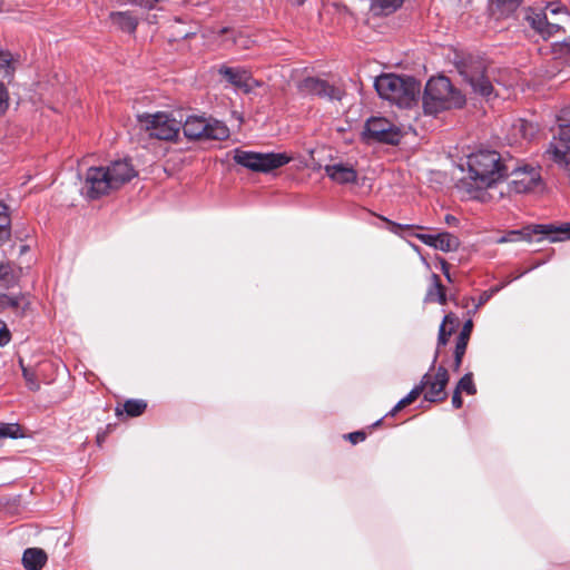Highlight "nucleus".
Wrapping results in <instances>:
<instances>
[{
	"mask_svg": "<svg viewBox=\"0 0 570 570\" xmlns=\"http://www.w3.org/2000/svg\"><path fill=\"white\" fill-rule=\"evenodd\" d=\"M469 178L471 181H464L463 186L471 194V198H480V195L472 194L471 187L482 190L492 187L503 178L509 176L510 164L502 161L501 156L495 150L481 149L468 156Z\"/></svg>",
	"mask_w": 570,
	"mask_h": 570,
	"instance_id": "obj_1",
	"label": "nucleus"
},
{
	"mask_svg": "<svg viewBox=\"0 0 570 570\" xmlns=\"http://www.w3.org/2000/svg\"><path fill=\"white\" fill-rule=\"evenodd\" d=\"M374 87L382 99L402 108H410L421 91V83L415 78L393 73L377 77Z\"/></svg>",
	"mask_w": 570,
	"mask_h": 570,
	"instance_id": "obj_2",
	"label": "nucleus"
},
{
	"mask_svg": "<svg viewBox=\"0 0 570 570\" xmlns=\"http://www.w3.org/2000/svg\"><path fill=\"white\" fill-rule=\"evenodd\" d=\"M462 101V97L454 90L449 78L440 76L426 82L423 96L425 114L436 115Z\"/></svg>",
	"mask_w": 570,
	"mask_h": 570,
	"instance_id": "obj_3",
	"label": "nucleus"
},
{
	"mask_svg": "<svg viewBox=\"0 0 570 570\" xmlns=\"http://www.w3.org/2000/svg\"><path fill=\"white\" fill-rule=\"evenodd\" d=\"M535 239H549L550 242H563L570 239V223L561 225L537 224L528 225L520 229H512L495 239L497 244L514 243L520 240L532 242Z\"/></svg>",
	"mask_w": 570,
	"mask_h": 570,
	"instance_id": "obj_4",
	"label": "nucleus"
},
{
	"mask_svg": "<svg viewBox=\"0 0 570 570\" xmlns=\"http://www.w3.org/2000/svg\"><path fill=\"white\" fill-rule=\"evenodd\" d=\"M233 159L236 164L256 173H269L291 161L285 153H256L234 149Z\"/></svg>",
	"mask_w": 570,
	"mask_h": 570,
	"instance_id": "obj_5",
	"label": "nucleus"
},
{
	"mask_svg": "<svg viewBox=\"0 0 570 570\" xmlns=\"http://www.w3.org/2000/svg\"><path fill=\"white\" fill-rule=\"evenodd\" d=\"M188 139L224 140L229 137L225 122L202 116H188L183 126Z\"/></svg>",
	"mask_w": 570,
	"mask_h": 570,
	"instance_id": "obj_6",
	"label": "nucleus"
},
{
	"mask_svg": "<svg viewBox=\"0 0 570 570\" xmlns=\"http://www.w3.org/2000/svg\"><path fill=\"white\" fill-rule=\"evenodd\" d=\"M138 121L150 137L159 140L175 139L180 129V121L165 112L139 115Z\"/></svg>",
	"mask_w": 570,
	"mask_h": 570,
	"instance_id": "obj_7",
	"label": "nucleus"
},
{
	"mask_svg": "<svg viewBox=\"0 0 570 570\" xmlns=\"http://www.w3.org/2000/svg\"><path fill=\"white\" fill-rule=\"evenodd\" d=\"M460 75L471 86L475 94L482 97H490L493 92V85L489 78L487 68L481 60H470L462 63Z\"/></svg>",
	"mask_w": 570,
	"mask_h": 570,
	"instance_id": "obj_8",
	"label": "nucleus"
},
{
	"mask_svg": "<svg viewBox=\"0 0 570 570\" xmlns=\"http://www.w3.org/2000/svg\"><path fill=\"white\" fill-rule=\"evenodd\" d=\"M81 190L86 198L95 200L116 190V188L110 177H108L107 171L104 169V166H100L87 169Z\"/></svg>",
	"mask_w": 570,
	"mask_h": 570,
	"instance_id": "obj_9",
	"label": "nucleus"
},
{
	"mask_svg": "<svg viewBox=\"0 0 570 570\" xmlns=\"http://www.w3.org/2000/svg\"><path fill=\"white\" fill-rule=\"evenodd\" d=\"M363 135L366 140L390 145H396L401 139V130L383 117L370 118L365 124Z\"/></svg>",
	"mask_w": 570,
	"mask_h": 570,
	"instance_id": "obj_10",
	"label": "nucleus"
},
{
	"mask_svg": "<svg viewBox=\"0 0 570 570\" xmlns=\"http://www.w3.org/2000/svg\"><path fill=\"white\" fill-rule=\"evenodd\" d=\"M544 154L558 167L570 165V122L559 124L558 135L553 136Z\"/></svg>",
	"mask_w": 570,
	"mask_h": 570,
	"instance_id": "obj_11",
	"label": "nucleus"
},
{
	"mask_svg": "<svg viewBox=\"0 0 570 570\" xmlns=\"http://www.w3.org/2000/svg\"><path fill=\"white\" fill-rule=\"evenodd\" d=\"M509 175L513 176L510 181V191L517 194L529 193L534 190L541 184V176L534 167H515L510 164Z\"/></svg>",
	"mask_w": 570,
	"mask_h": 570,
	"instance_id": "obj_12",
	"label": "nucleus"
},
{
	"mask_svg": "<svg viewBox=\"0 0 570 570\" xmlns=\"http://www.w3.org/2000/svg\"><path fill=\"white\" fill-rule=\"evenodd\" d=\"M298 90L303 95L317 96L330 100H340L342 91L317 77H306L298 83Z\"/></svg>",
	"mask_w": 570,
	"mask_h": 570,
	"instance_id": "obj_13",
	"label": "nucleus"
},
{
	"mask_svg": "<svg viewBox=\"0 0 570 570\" xmlns=\"http://www.w3.org/2000/svg\"><path fill=\"white\" fill-rule=\"evenodd\" d=\"M430 373V371L428 372ZM450 375L448 370L440 365L432 379L429 374V382L426 383L428 391L424 394V399L429 402H441L446 399L445 386L448 385Z\"/></svg>",
	"mask_w": 570,
	"mask_h": 570,
	"instance_id": "obj_14",
	"label": "nucleus"
},
{
	"mask_svg": "<svg viewBox=\"0 0 570 570\" xmlns=\"http://www.w3.org/2000/svg\"><path fill=\"white\" fill-rule=\"evenodd\" d=\"M104 169L107 171L116 189L137 176V171L129 159L114 160L108 166H105Z\"/></svg>",
	"mask_w": 570,
	"mask_h": 570,
	"instance_id": "obj_15",
	"label": "nucleus"
},
{
	"mask_svg": "<svg viewBox=\"0 0 570 570\" xmlns=\"http://www.w3.org/2000/svg\"><path fill=\"white\" fill-rule=\"evenodd\" d=\"M218 72L236 88L243 89L245 92L252 90L254 80L246 69L222 66Z\"/></svg>",
	"mask_w": 570,
	"mask_h": 570,
	"instance_id": "obj_16",
	"label": "nucleus"
},
{
	"mask_svg": "<svg viewBox=\"0 0 570 570\" xmlns=\"http://www.w3.org/2000/svg\"><path fill=\"white\" fill-rule=\"evenodd\" d=\"M326 175L337 184L355 183L357 179V171L348 165L332 164L324 167Z\"/></svg>",
	"mask_w": 570,
	"mask_h": 570,
	"instance_id": "obj_17",
	"label": "nucleus"
},
{
	"mask_svg": "<svg viewBox=\"0 0 570 570\" xmlns=\"http://www.w3.org/2000/svg\"><path fill=\"white\" fill-rule=\"evenodd\" d=\"M21 273L22 269L10 262L0 263V287L7 289L13 287L18 283Z\"/></svg>",
	"mask_w": 570,
	"mask_h": 570,
	"instance_id": "obj_18",
	"label": "nucleus"
},
{
	"mask_svg": "<svg viewBox=\"0 0 570 570\" xmlns=\"http://www.w3.org/2000/svg\"><path fill=\"white\" fill-rule=\"evenodd\" d=\"M47 562V554L42 549L28 548L22 556V564L27 570H41Z\"/></svg>",
	"mask_w": 570,
	"mask_h": 570,
	"instance_id": "obj_19",
	"label": "nucleus"
},
{
	"mask_svg": "<svg viewBox=\"0 0 570 570\" xmlns=\"http://www.w3.org/2000/svg\"><path fill=\"white\" fill-rule=\"evenodd\" d=\"M19 60L20 55H12L8 50H0V71L3 78L8 80L13 79Z\"/></svg>",
	"mask_w": 570,
	"mask_h": 570,
	"instance_id": "obj_20",
	"label": "nucleus"
},
{
	"mask_svg": "<svg viewBox=\"0 0 570 570\" xmlns=\"http://www.w3.org/2000/svg\"><path fill=\"white\" fill-rule=\"evenodd\" d=\"M110 20L119 29L129 33L135 32L138 24L137 19L129 12H111Z\"/></svg>",
	"mask_w": 570,
	"mask_h": 570,
	"instance_id": "obj_21",
	"label": "nucleus"
},
{
	"mask_svg": "<svg viewBox=\"0 0 570 570\" xmlns=\"http://www.w3.org/2000/svg\"><path fill=\"white\" fill-rule=\"evenodd\" d=\"M425 301L438 302L440 304H445L446 302L445 288L441 284V279L438 274L431 275V285L426 292Z\"/></svg>",
	"mask_w": 570,
	"mask_h": 570,
	"instance_id": "obj_22",
	"label": "nucleus"
},
{
	"mask_svg": "<svg viewBox=\"0 0 570 570\" xmlns=\"http://www.w3.org/2000/svg\"><path fill=\"white\" fill-rule=\"evenodd\" d=\"M460 246L459 238L451 233L442 232L435 234L434 248L441 252H453Z\"/></svg>",
	"mask_w": 570,
	"mask_h": 570,
	"instance_id": "obj_23",
	"label": "nucleus"
},
{
	"mask_svg": "<svg viewBox=\"0 0 570 570\" xmlns=\"http://www.w3.org/2000/svg\"><path fill=\"white\" fill-rule=\"evenodd\" d=\"M27 435L20 424L0 422V442L7 438L23 439Z\"/></svg>",
	"mask_w": 570,
	"mask_h": 570,
	"instance_id": "obj_24",
	"label": "nucleus"
},
{
	"mask_svg": "<svg viewBox=\"0 0 570 570\" xmlns=\"http://www.w3.org/2000/svg\"><path fill=\"white\" fill-rule=\"evenodd\" d=\"M525 19L530 26L542 37V31L547 27V16L542 12H535L532 9L528 10Z\"/></svg>",
	"mask_w": 570,
	"mask_h": 570,
	"instance_id": "obj_25",
	"label": "nucleus"
},
{
	"mask_svg": "<svg viewBox=\"0 0 570 570\" xmlns=\"http://www.w3.org/2000/svg\"><path fill=\"white\" fill-rule=\"evenodd\" d=\"M448 320H449V316H445L442 324L440 325L439 336H438V348H436L434 357L432 360L430 371L434 370V367H435V363H436L439 354H440V347L444 346L448 343L449 337L452 334V328L450 331L445 330V323L448 322Z\"/></svg>",
	"mask_w": 570,
	"mask_h": 570,
	"instance_id": "obj_26",
	"label": "nucleus"
},
{
	"mask_svg": "<svg viewBox=\"0 0 570 570\" xmlns=\"http://www.w3.org/2000/svg\"><path fill=\"white\" fill-rule=\"evenodd\" d=\"M403 3V0H372V9L380 13L389 14L394 12Z\"/></svg>",
	"mask_w": 570,
	"mask_h": 570,
	"instance_id": "obj_27",
	"label": "nucleus"
},
{
	"mask_svg": "<svg viewBox=\"0 0 570 570\" xmlns=\"http://www.w3.org/2000/svg\"><path fill=\"white\" fill-rule=\"evenodd\" d=\"M403 3V0H372V9L380 13L389 14L394 12Z\"/></svg>",
	"mask_w": 570,
	"mask_h": 570,
	"instance_id": "obj_28",
	"label": "nucleus"
},
{
	"mask_svg": "<svg viewBox=\"0 0 570 570\" xmlns=\"http://www.w3.org/2000/svg\"><path fill=\"white\" fill-rule=\"evenodd\" d=\"M147 407V403L144 400L130 399L124 404V411L128 416L135 417L141 415Z\"/></svg>",
	"mask_w": 570,
	"mask_h": 570,
	"instance_id": "obj_29",
	"label": "nucleus"
},
{
	"mask_svg": "<svg viewBox=\"0 0 570 570\" xmlns=\"http://www.w3.org/2000/svg\"><path fill=\"white\" fill-rule=\"evenodd\" d=\"M502 16H510L520 7L522 0H490Z\"/></svg>",
	"mask_w": 570,
	"mask_h": 570,
	"instance_id": "obj_30",
	"label": "nucleus"
},
{
	"mask_svg": "<svg viewBox=\"0 0 570 570\" xmlns=\"http://www.w3.org/2000/svg\"><path fill=\"white\" fill-rule=\"evenodd\" d=\"M23 295H9L4 293H0V313L6 309H17L19 308L21 302L23 301Z\"/></svg>",
	"mask_w": 570,
	"mask_h": 570,
	"instance_id": "obj_31",
	"label": "nucleus"
},
{
	"mask_svg": "<svg viewBox=\"0 0 570 570\" xmlns=\"http://www.w3.org/2000/svg\"><path fill=\"white\" fill-rule=\"evenodd\" d=\"M456 390L460 392H465L469 395H474L476 393V387L473 382V374L466 373L464 374L456 385Z\"/></svg>",
	"mask_w": 570,
	"mask_h": 570,
	"instance_id": "obj_32",
	"label": "nucleus"
},
{
	"mask_svg": "<svg viewBox=\"0 0 570 570\" xmlns=\"http://www.w3.org/2000/svg\"><path fill=\"white\" fill-rule=\"evenodd\" d=\"M429 382V373H425L420 383L417 385H415L410 392L409 394L406 395V399L412 403L414 402L419 396L420 394L425 390L426 387V383Z\"/></svg>",
	"mask_w": 570,
	"mask_h": 570,
	"instance_id": "obj_33",
	"label": "nucleus"
},
{
	"mask_svg": "<svg viewBox=\"0 0 570 570\" xmlns=\"http://www.w3.org/2000/svg\"><path fill=\"white\" fill-rule=\"evenodd\" d=\"M20 364L22 367V375H23V379L26 380L28 387L32 391L39 390L40 385H39V382L35 375V373H32L29 368L24 367L22 362H20Z\"/></svg>",
	"mask_w": 570,
	"mask_h": 570,
	"instance_id": "obj_34",
	"label": "nucleus"
},
{
	"mask_svg": "<svg viewBox=\"0 0 570 570\" xmlns=\"http://www.w3.org/2000/svg\"><path fill=\"white\" fill-rule=\"evenodd\" d=\"M389 224H390V230L396 235H403V232H412L413 229H423L424 227L422 226H416V225H402V224H396L394 222H391L389 219H385Z\"/></svg>",
	"mask_w": 570,
	"mask_h": 570,
	"instance_id": "obj_35",
	"label": "nucleus"
},
{
	"mask_svg": "<svg viewBox=\"0 0 570 570\" xmlns=\"http://www.w3.org/2000/svg\"><path fill=\"white\" fill-rule=\"evenodd\" d=\"M10 236V217L2 216L0 218V245H2Z\"/></svg>",
	"mask_w": 570,
	"mask_h": 570,
	"instance_id": "obj_36",
	"label": "nucleus"
},
{
	"mask_svg": "<svg viewBox=\"0 0 570 570\" xmlns=\"http://www.w3.org/2000/svg\"><path fill=\"white\" fill-rule=\"evenodd\" d=\"M9 107V92L3 85V82L0 81V115L4 114Z\"/></svg>",
	"mask_w": 570,
	"mask_h": 570,
	"instance_id": "obj_37",
	"label": "nucleus"
},
{
	"mask_svg": "<svg viewBox=\"0 0 570 570\" xmlns=\"http://www.w3.org/2000/svg\"><path fill=\"white\" fill-rule=\"evenodd\" d=\"M410 235L420 239L423 244L433 247L435 244V234L410 233Z\"/></svg>",
	"mask_w": 570,
	"mask_h": 570,
	"instance_id": "obj_38",
	"label": "nucleus"
},
{
	"mask_svg": "<svg viewBox=\"0 0 570 570\" xmlns=\"http://www.w3.org/2000/svg\"><path fill=\"white\" fill-rule=\"evenodd\" d=\"M561 29L560 24L558 23H551L547 20V27H544L543 31H542V38L543 39H549L551 38L553 35H556L557 32H559Z\"/></svg>",
	"mask_w": 570,
	"mask_h": 570,
	"instance_id": "obj_39",
	"label": "nucleus"
},
{
	"mask_svg": "<svg viewBox=\"0 0 570 570\" xmlns=\"http://www.w3.org/2000/svg\"><path fill=\"white\" fill-rule=\"evenodd\" d=\"M469 340L458 336L455 341L454 354L463 355L465 354L468 347Z\"/></svg>",
	"mask_w": 570,
	"mask_h": 570,
	"instance_id": "obj_40",
	"label": "nucleus"
},
{
	"mask_svg": "<svg viewBox=\"0 0 570 570\" xmlns=\"http://www.w3.org/2000/svg\"><path fill=\"white\" fill-rule=\"evenodd\" d=\"M11 340L10 331L3 325L0 328V346H6Z\"/></svg>",
	"mask_w": 570,
	"mask_h": 570,
	"instance_id": "obj_41",
	"label": "nucleus"
},
{
	"mask_svg": "<svg viewBox=\"0 0 570 570\" xmlns=\"http://www.w3.org/2000/svg\"><path fill=\"white\" fill-rule=\"evenodd\" d=\"M366 438V434L363 431H356L347 434V439L353 443L356 444L358 442L364 441Z\"/></svg>",
	"mask_w": 570,
	"mask_h": 570,
	"instance_id": "obj_42",
	"label": "nucleus"
},
{
	"mask_svg": "<svg viewBox=\"0 0 570 570\" xmlns=\"http://www.w3.org/2000/svg\"><path fill=\"white\" fill-rule=\"evenodd\" d=\"M472 328H473V323H472L471 320H468L463 324L462 330H461L459 336L470 340V335H471Z\"/></svg>",
	"mask_w": 570,
	"mask_h": 570,
	"instance_id": "obj_43",
	"label": "nucleus"
},
{
	"mask_svg": "<svg viewBox=\"0 0 570 570\" xmlns=\"http://www.w3.org/2000/svg\"><path fill=\"white\" fill-rule=\"evenodd\" d=\"M499 288H494V289H491V291H484L480 297H479V302L476 304V307H480L482 306L483 304H485L492 296L493 293L498 292Z\"/></svg>",
	"mask_w": 570,
	"mask_h": 570,
	"instance_id": "obj_44",
	"label": "nucleus"
},
{
	"mask_svg": "<svg viewBox=\"0 0 570 570\" xmlns=\"http://www.w3.org/2000/svg\"><path fill=\"white\" fill-rule=\"evenodd\" d=\"M463 404V400L461 397V392L455 389L452 396V405L454 409H460Z\"/></svg>",
	"mask_w": 570,
	"mask_h": 570,
	"instance_id": "obj_45",
	"label": "nucleus"
},
{
	"mask_svg": "<svg viewBox=\"0 0 570 570\" xmlns=\"http://www.w3.org/2000/svg\"><path fill=\"white\" fill-rule=\"evenodd\" d=\"M140 7L151 9L158 3L160 0H134Z\"/></svg>",
	"mask_w": 570,
	"mask_h": 570,
	"instance_id": "obj_46",
	"label": "nucleus"
},
{
	"mask_svg": "<svg viewBox=\"0 0 570 570\" xmlns=\"http://www.w3.org/2000/svg\"><path fill=\"white\" fill-rule=\"evenodd\" d=\"M547 8L550 10V12H551L552 14H557V13H561V12H564V13H566V12H567V11H566V9H564L563 7H561V6H557L556 3H552V2H551V3H549V4L547 6Z\"/></svg>",
	"mask_w": 570,
	"mask_h": 570,
	"instance_id": "obj_47",
	"label": "nucleus"
},
{
	"mask_svg": "<svg viewBox=\"0 0 570 570\" xmlns=\"http://www.w3.org/2000/svg\"><path fill=\"white\" fill-rule=\"evenodd\" d=\"M463 355L454 354V360L452 364V368L454 372H459L462 364Z\"/></svg>",
	"mask_w": 570,
	"mask_h": 570,
	"instance_id": "obj_48",
	"label": "nucleus"
},
{
	"mask_svg": "<svg viewBox=\"0 0 570 570\" xmlns=\"http://www.w3.org/2000/svg\"><path fill=\"white\" fill-rule=\"evenodd\" d=\"M524 138H530L534 134V128H520Z\"/></svg>",
	"mask_w": 570,
	"mask_h": 570,
	"instance_id": "obj_49",
	"label": "nucleus"
},
{
	"mask_svg": "<svg viewBox=\"0 0 570 570\" xmlns=\"http://www.w3.org/2000/svg\"><path fill=\"white\" fill-rule=\"evenodd\" d=\"M445 222L448 225H458L459 219L455 216L449 214L445 216Z\"/></svg>",
	"mask_w": 570,
	"mask_h": 570,
	"instance_id": "obj_50",
	"label": "nucleus"
},
{
	"mask_svg": "<svg viewBox=\"0 0 570 570\" xmlns=\"http://www.w3.org/2000/svg\"><path fill=\"white\" fill-rule=\"evenodd\" d=\"M2 216H9L8 214V207L3 203H0V218Z\"/></svg>",
	"mask_w": 570,
	"mask_h": 570,
	"instance_id": "obj_51",
	"label": "nucleus"
},
{
	"mask_svg": "<svg viewBox=\"0 0 570 570\" xmlns=\"http://www.w3.org/2000/svg\"><path fill=\"white\" fill-rule=\"evenodd\" d=\"M229 32H233V33H234V31H233V30H230V28H228V27H223V28H220V29L217 31V35H218V36H223V35H226V33H229Z\"/></svg>",
	"mask_w": 570,
	"mask_h": 570,
	"instance_id": "obj_52",
	"label": "nucleus"
},
{
	"mask_svg": "<svg viewBox=\"0 0 570 570\" xmlns=\"http://www.w3.org/2000/svg\"><path fill=\"white\" fill-rule=\"evenodd\" d=\"M397 404L401 406V409H403L404 406L411 404V402L406 399V396H404L397 402Z\"/></svg>",
	"mask_w": 570,
	"mask_h": 570,
	"instance_id": "obj_53",
	"label": "nucleus"
},
{
	"mask_svg": "<svg viewBox=\"0 0 570 570\" xmlns=\"http://www.w3.org/2000/svg\"><path fill=\"white\" fill-rule=\"evenodd\" d=\"M397 404L401 406V409H403L404 406L411 404V402L406 399V396H404L397 402Z\"/></svg>",
	"mask_w": 570,
	"mask_h": 570,
	"instance_id": "obj_54",
	"label": "nucleus"
},
{
	"mask_svg": "<svg viewBox=\"0 0 570 570\" xmlns=\"http://www.w3.org/2000/svg\"><path fill=\"white\" fill-rule=\"evenodd\" d=\"M401 409V406L396 403L395 406L386 414V416L389 415H394L396 412H399Z\"/></svg>",
	"mask_w": 570,
	"mask_h": 570,
	"instance_id": "obj_55",
	"label": "nucleus"
},
{
	"mask_svg": "<svg viewBox=\"0 0 570 570\" xmlns=\"http://www.w3.org/2000/svg\"><path fill=\"white\" fill-rule=\"evenodd\" d=\"M294 6H302L306 0H287Z\"/></svg>",
	"mask_w": 570,
	"mask_h": 570,
	"instance_id": "obj_56",
	"label": "nucleus"
},
{
	"mask_svg": "<svg viewBox=\"0 0 570 570\" xmlns=\"http://www.w3.org/2000/svg\"><path fill=\"white\" fill-rule=\"evenodd\" d=\"M441 267L443 273L444 271H449V264L444 259L441 261Z\"/></svg>",
	"mask_w": 570,
	"mask_h": 570,
	"instance_id": "obj_57",
	"label": "nucleus"
},
{
	"mask_svg": "<svg viewBox=\"0 0 570 570\" xmlns=\"http://www.w3.org/2000/svg\"><path fill=\"white\" fill-rule=\"evenodd\" d=\"M566 114H567V110H562L561 111V116L558 118L559 121H563L566 120Z\"/></svg>",
	"mask_w": 570,
	"mask_h": 570,
	"instance_id": "obj_58",
	"label": "nucleus"
},
{
	"mask_svg": "<svg viewBox=\"0 0 570 570\" xmlns=\"http://www.w3.org/2000/svg\"><path fill=\"white\" fill-rule=\"evenodd\" d=\"M560 168L567 170L569 174V177H570V165H563V166H560Z\"/></svg>",
	"mask_w": 570,
	"mask_h": 570,
	"instance_id": "obj_59",
	"label": "nucleus"
},
{
	"mask_svg": "<svg viewBox=\"0 0 570 570\" xmlns=\"http://www.w3.org/2000/svg\"><path fill=\"white\" fill-rule=\"evenodd\" d=\"M444 276L446 277V279L449 282H452V278H451V275H450V272L449 271H444Z\"/></svg>",
	"mask_w": 570,
	"mask_h": 570,
	"instance_id": "obj_60",
	"label": "nucleus"
},
{
	"mask_svg": "<svg viewBox=\"0 0 570 570\" xmlns=\"http://www.w3.org/2000/svg\"><path fill=\"white\" fill-rule=\"evenodd\" d=\"M238 39H239V37L233 35L232 41H233L234 45L238 43Z\"/></svg>",
	"mask_w": 570,
	"mask_h": 570,
	"instance_id": "obj_61",
	"label": "nucleus"
},
{
	"mask_svg": "<svg viewBox=\"0 0 570 570\" xmlns=\"http://www.w3.org/2000/svg\"><path fill=\"white\" fill-rule=\"evenodd\" d=\"M563 43L564 46L570 47V37L568 39H564Z\"/></svg>",
	"mask_w": 570,
	"mask_h": 570,
	"instance_id": "obj_62",
	"label": "nucleus"
},
{
	"mask_svg": "<svg viewBox=\"0 0 570 570\" xmlns=\"http://www.w3.org/2000/svg\"><path fill=\"white\" fill-rule=\"evenodd\" d=\"M382 420H383V419H380V420H377L376 422H374V423H373V426H374V428H375V426H379V425L381 424Z\"/></svg>",
	"mask_w": 570,
	"mask_h": 570,
	"instance_id": "obj_63",
	"label": "nucleus"
},
{
	"mask_svg": "<svg viewBox=\"0 0 570 570\" xmlns=\"http://www.w3.org/2000/svg\"><path fill=\"white\" fill-rule=\"evenodd\" d=\"M116 414L117 415H120L121 414V411L119 410V407L116 409Z\"/></svg>",
	"mask_w": 570,
	"mask_h": 570,
	"instance_id": "obj_64",
	"label": "nucleus"
}]
</instances>
